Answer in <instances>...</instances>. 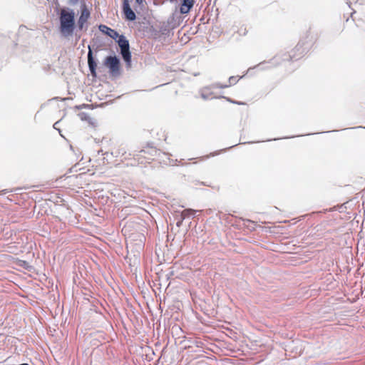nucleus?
<instances>
[{
	"label": "nucleus",
	"instance_id": "2",
	"mask_svg": "<svg viewBox=\"0 0 365 365\" xmlns=\"http://www.w3.org/2000/svg\"><path fill=\"white\" fill-rule=\"evenodd\" d=\"M120 48L123 58L126 62L128 66L130 65L131 62V53L129 50V43L126 38L121 35L116 39Z\"/></svg>",
	"mask_w": 365,
	"mask_h": 365
},
{
	"label": "nucleus",
	"instance_id": "11",
	"mask_svg": "<svg viewBox=\"0 0 365 365\" xmlns=\"http://www.w3.org/2000/svg\"><path fill=\"white\" fill-rule=\"evenodd\" d=\"M78 1V0H68V3L71 5H74L76 4L77 2Z\"/></svg>",
	"mask_w": 365,
	"mask_h": 365
},
{
	"label": "nucleus",
	"instance_id": "14",
	"mask_svg": "<svg viewBox=\"0 0 365 365\" xmlns=\"http://www.w3.org/2000/svg\"><path fill=\"white\" fill-rule=\"evenodd\" d=\"M130 247V243L127 242V248L129 249Z\"/></svg>",
	"mask_w": 365,
	"mask_h": 365
},
{
	"label": "nucleus",
	"instance_id": "4",
	"mask_svg": "<svg viewBox=\"0 0 365 365\" xmlns=\"http://www.w3.org/2000/svg\"><path fill=\"white\" fill-rule=\"evenodd\" d=\"M90 17V11L86 6H83L81 11V15L77 21V26L79 30L84 29L88 19Z\"/></svg>",
	"mask_w": 365,
	"mask_h": 365
},
{
	"label": "nucleus",
	"instance_id": "7",
	"mask_svg": "<svg viewBox=\"0 0 365 365\" xmlns=\"http://www.w3.org/2000/svg\"><path fill=\"white\" fill-rule=\"evenodd\" d=\"M98 28L101 32L105 33L106 34H107L110 38H112L115 40H116L118 38V37H119V34L117 31L108 27L106 25H100Z\"/></svg>",
	"mask_w": 365,
	"mask_h": 365
},
{
	"label": "nucleus",
	"instance_id": "12",
	"mask_svg": "<svg viewBox=\"0 0 365 365\" xmlns=\"http://www.w3.org/2000/svg\"><path fill=\"white\" fill-rule=\"evenodd\" d=\"M230 85H227V84H225V85H221V84H217L215 86L217 87V88H227Z\"/></svg>",
	"mask_w": 365,
	"mask_h": 365
},
{
	"label": "nucleus",
	"instance_id": "13",
	"mask_svg": "<svg viewBox=\"0 0 365 365\" xmlns=\"http://www.w3.org/2000/svg\"><path fill=\"white\" fill-rule=\"evenodd\" d=\"M137 3H138L139 4H142L143 0H135Z\"/></svg>",
	"mask_w": 365,
	"mask_h": 365
},
{
	"label": "nucleus",
	"instance_id": "3",
	"mask_svg": "<svg viewBox=\"0 0 365 365\" xmlns=\"http://www.w3.org/2000/svg\"><path fill=\"white\" fill-rule=\"evenodd\" d=\"M119 59L116 56H108L105 61V65L109 68L113 76H118L120 74Z\"/></svg>",
	"mask_w": 365,
	"mask_h": 365
},
{
	"label": "nucleus",
	"instance_id": "10",
	"mask_svg": "<svg viewBox=\"0 0 365 365\" xmlns=\"http://www.w3.org/2000/svg\"><path fill=\"white\" fill-rule=\"evenodd\" d=\"M229 82H230V85L235 83H236L235 77H234V76L230 77Z\"/></svg>",
	"mask_w": 365,
	"mask_h": 365
},
{
	"label": "nucleus",
	"instance_id": "8",
	"mask_svg": "<svg viewBox=\"0 0 365 365\" xmlns=\"http://www.w3.org/2000/svg\"><path fill=\"white\" fill-rule=\"evenodd\" d=\"M193 0H183L180 6L181 14H187L193 6Z\"/></svg>",
	"mask_w": 365,
	"mask_h": 365
},
{
	"label": "nucleus",
	"instance_id": "1",
	"mask_svg": "<svg viewBox=\"0 0 365 365\" xmlns=\"http://www.w3.org/2000/svg\"><path fill=\"white\" fill-rule=\"evenodd\" d=\"M76 14L70 8L61 9L59 13V32L65 38L73 36L76 29Z\"/></svg>",
	"mask_w": 365,
	"mask_h": 365
},
{
	"label": "nucleus",
	"instance_id": "15",
	"mask_svg": "<svg viewBox=\"0 0 365 365\" xmlns=\"http://www.w3.org/2000/svg\"><path fill=\"white\" fill-rule=\"evenodd\" d=\"M58 123V122L55 123V124H54V125H53L54 128H56V125Z\"/></svg>",
	"mask_w": 365,
	"mask_h": 365
},
{
	"label": "nucleus",
	"instance_id": "9",
	"mask_svg": "<svg viewBox=\"0 0 365 365\" xmlns=\"http://www.w3.org/2000/svg\"><path fill=\"white\" fill-rule=\"evenodd\" d=\"M209 89V88H205L201 91V97L205 100L212 98L207 92Z\"/></svg>",
	"mask_w": 365,
	"mask_h": 365
},
{
	"label": "nucleus",
	"instance_id": "6",
	"mask_svg": "<svg viewBox=\"0 0 365 365\" xmlns=\"http://www.w3.org/2000/svg\"><path fill=\"white\" fill-rule=\"evenodd\" d=\"M123 12L128 21H134L136 18L135 12L131 9L128 0L123 1Z\"/></svg>",
	"mask_w": 365,
	"mask_h": 365
},
{
	"label": "nucleus",
	"instance_id": "5",
	"mask_svg": "<svg viewBox=\"0 0 365 365\" xmlns=\"http://www.w3.org/2000/svg\"><path fill=\"white\" fill-rule=\"evenodd\" d=\"M88 65L90 70V72L93 77H96V66L97 64L95 62L93 57V52L91 48V46H88Z\"/></svg>",
	"mask_w": 365,
	"mask_h": 365
}]
</instances>
